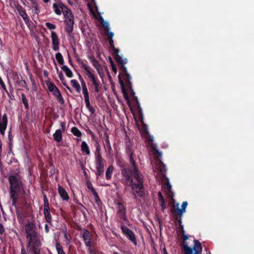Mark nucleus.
Here are the masks:
<instances>
[{
    "mask_svg": "<svg viewBox=\"0 0 254 254\" xmlns=\"http://www.w3.org/2000/svg\"><path fill=\"white\" fill-rule=\"evenodd\" d=\"M187 205H188L187 201H184L182 204L181 208H180V209L181 210H183L184 211L186 212V209Z\"/></svg>",
    "mask_w": 254,
    "mask_h": 254,
    "instance_id": "13d9d810",
    "label": "nucleus"
},
{
    "mask_svg": "<svg viewBox=\"0 0 254 254\" xmlns=\"http://www.w3.org/2000/svg\"><path fill=\"white\" fill-rule=\"evenodd\" d=\"M57 71L58 73V75H59V78L61 80V81H62V83L63 84V83L65 82V78L61 71L59 72V70H58V67H57Z\"/></svg>",
    "mask_w": 254,
    "mask_h": 254,
    "instance_id": "8fccbe9b",
    "label": "nucleus"
},
{
    "mask_svg": "<svg viewBox=\"0 0 254 254\" xmlns=\"http://www.w3.org/2000/svg\"><path fill=\"white\" fill-rule=\"evenodd\" d=\"M171 211L172 213L176 212L177 213V215L175 216V218H182L183 214L185 212L180 208H177L176 209V210L171 209Z\"/></svg>",
    "mask_w": 254,
    "mask_h": 254,
    "instance_id": "f704fd0d",
    "label": "nucleus"
},
{
    "mask_svg": "<svg viewBox=\"0 0 254 254\" xmlns=\"http://www.w3.org/2000/svg\"><path fill=\"white\" fill-rule=\"evenodd\" d=\"M56 98H57V99L58 101V102L61 104H64V98L62 97V94H60V95H59V96L58 97H56Z\"/></svg>",
    "mask_w": 254,
    "mask_h": 254,
    "instance_id": "6e6d98bb",
    "label": "nucleus"
},
{
    "mask_svg": "<svg viewBox=\"0 0 254 254\" xmlns=\"http://www.w3.org/2000/svg\"><path fill=\"white\" fill-rule=\"evenodd\" d=\"M21 98H22V103L24 105L25 109L27 110H28L29 109L28 101L24 93H22Z\"/></svg>",
    "mask_w": 254,
    "mask_h": 254,
    "instance_id": "473e14b6",
    "label": "nucleus"
},
{
    "mask_svg": "<svg viewBox=\"0 0 254 254\" xmlns=\"http://www.w3.org/2000/svg\"><path fill=\"white\" fill-rule=\"evenodd\" d=\"M119 50H118L117 53L115 51L113 52V55L116 61L119 64L121 65L120 66V70L121 77H124L127 75H129L127 72V69L125 65L127 63V59H123L122 57L119 55Z\"/></svg>",
    "mask_w": 254,
    "mask_h": 254,
    "instance_id": "39448f33",
    "label": "nucleus"
},
{
    "mask_svg": "<svg viewBox=\"0 0 254 254\" xmlns=\"http://www.w3.org/2000/svg\"><path fill=\"white\" fill-rule=\"evenodd\" d=\"M58 192L62 200L64 201L68 200V199H69L68 194L67 191L65 190L64 189L63 187L59 186L58 187Z\"/></svg>",
    "mask_w": 254,
    "mask_h": 254,
    "instance_id": "ddd939ff",
    "label": "nucleus"
},
{
    "mask_svg": "<svg viewBox=\"0 0 254 254\" xmlns=\"http://www.w3.org/2000/svg\"><path fill=\"white\" fill-rule=\"evenodd\" d=\"M53 94L56 97H58L59 95L61 94L60 91L58 88H57L55 91H54L53 93Z\"/></svg>",
    "mask_w": 254,
    "mask_h": 254,
    "instance_id": "680f3d73",
    "label": "nucleus"
},
{
    "mask_svg": "<svg viewBox=\"0 0 254 254\" xmlns=\"http://www.w3.org/2000/svg\"><path fill=\"white\" fill-rule=\"evenodd\" d=\"M44 214L45 218L46 220V222L49 223L50 224H52V216L50 213V208L49 209H44Z\"/></svg>",
    "mask_w": 254,
    "mask_h": 254,
    "instance_id": "a211bd4d",
    "label": "nucleus"
},
{
    "mask_svg": "<svg viewBox=\"0 0 254 254\" xmlns=\"http://www.w3.org/2000/svg\"><path fill=\"white\" fill-rule=\"evenodd\" d=\"M51 38L52 44L53 45V50L55 51H59L60 48V40L55 32L53 31L51 32Z\"/></svg>",
    "mask_w": 254,
    "mask_h": 254,
    "instance_id": "1a4fd4ad",
    "label": "nucleus"
},
{
    "mask_svg": "<svg viewBox=\"0 0 254 254\" xmlns=\"http://www.w3.org/2000/svg\"><path fill=\"white\" fill-rule=\"evenodd\" d=\"M121 228L123 233L125 234L126 236L127 235L128 233L129 234V233H131V232L132 231L130 229H129L125 225H122L121 226Z\"/></svg>",
    "mask_w": 254,
    "mask_h": 254,
    "instance_id": "58836bf2",
    "label": "nucleus"
},
{
    "mask_svg": "<svg viewBox=\"0 0 254 254\" xmlns=\"http://www.w3.org/2000/svg\"><path fill=\"white\" fill-rule=\"evenodd\" d=\"M80 64L86 76L90 79V82H88V84L90 86V89H92L95 93H98L102 88L100 80L95 74L92 73L89 66L83 62H81Z\"/></svg>",
    "mask_w": 254,
    "mask_h": 254,
    "instance_id": "20e7f679",
    "label": "nucleus"
},
{
    "mask_svg": "<svg viewBox=\"0 0 254 254\" xmlns=\"http://www.w3.org/2000/svg\"><path fill=\"white\" fill-rule=\"evenodd\" d=\"M53 7L56 14L60 15L62 14V11L60 9L61 8L60 7L59 4L54 3L53 4Z\"/></svg>",
    "mask_w": 254,
    "mask_h": 254,
    "instance_id": "c9c22d12",
    "label": "nucleus"
},
{
    "mask_svg": "<svg viewBox=\"0 0 254 254\" xmlns=\"http://www.w3.org/2000/svg\"><path fill=\"white\" fill-rule=\"evenodd\" d=\"M44 196V209H49L50 208L49 207V201H48V198L47 197V196L46 195L44 194L43 195Z\"/></svg>",
    "mask_w": 254,
    "mask_h": 254,
    "instance_id": "a18cd8bd",
    "label": "nucleus"
},
{
    "mask_svg": "<svg viewBox=\"0 0 254 254\" xmlns=\"http://www.w3.org/2000/svg\"><path fill=\"white\" fill-rule=\"evenodd\" d=\"M82 92H83V94L84 95V99L89 98V93H88L87 88L83 89Z\"/></svg>",
    "mask_w": 254,
    "mask_h": 254,
    "instance_id": "5fc2aeb1",
    "label": "nucleus"
},
{
    "mask_svg": "<svg viewBox=\"0 0 254 254\" xmlns=\"http://www.w3.org/2000/svg\"><path fill=\"white\" fill-rule=\"evenodd\" d=\"M166 190H172V186L170 183L169 182V181H167V182L166 184Z\"/></svg>",
    "mask_w": 254,
    "mask_h": 254,
    "instance_id": "774afa93",
    "label": "nucleus"
},
{
    "mask_svg": "<svg viewBox=\"0 0 254 254\" xmlns=\"http://www.w3.org/2000/svg\"><path fill=\"white\" fill-rule=\"evenodd\" d=\"M158 168L160 172L163 173L166 172V168L165 165L160 161L158 164ZM163 177H165V175L164 174H162Z\"/></svg>",
    "mask_w": 254,
    "mask_h": 254,
    "instance_id": "7c9ffc66",
    "label": "nucleus"
},
{
    "mask_svg": "<svg viewBox=\"0 0 254 254\" xmlns=\"http://www.w3.org/2000/svg\"><path fill=\"white\" fill-rule=\"evenodd\" d=\"M158 199L159 201L165 200L164 197L161 192H159L158 193Z\"/></svg>",
    "mask_w": 254,
    "mask_h": 254,
    "instance_id": "338daca9",
    "label": "nucleus"
},
{
    "mask_svg": "<svg viewBox=\"0 0 254 254\" xmlns=\"http://www.w3.org/2000/svg\"><path fill=\"white\" fill-rule=\"evenodd\" d=\"M118 213L121 219L125 220L126 219V209L122 202H118Z\"/></svg>",
    "mask_w": 254,
    "mask_h": 254,
    "instance_id": "4468645a",
    "label": "nucleus"
},
{
    "mask_svg": "<svg viewBox=\"0 0 254 254\" xmlns=\"http://www.w3.org/2000/svg\"><path fill=\"white\" fill-rule=\"evenodd\" d=\"M118 79H119V81L120 86L122 88L124 97L126 99L127 102V103H129L130 102V99H129L128 93H127L126 88V85H125V82L123 81V80L122 79V77H121L120 74H119L118 75Z\"/></svg>",
    "mask_w": 254,
    "mask_h": 254,
    "instance_id": "0eeeda50",
    "label": "nucleus"
},
{
    "mask_svg": "<svg viewBox=\"0 0 254 254\" xmlns=\"http://www.w3.org/2000/svg\"><path fill=\"white\" fill-rule=\"evenodd\" d=\"M133 100L135 102V106L136 107V110L138 112V114L142 117V110H141V108L140 106L139 103L138 102L137 97L135 96H133Z\"/></svg>",
    "mask_w": 254,
    "mask_h": 254,
    "instance_id": "5701e85b",
    "label": "nucleus"
},
{
    "mask_svg": "<svg viewBox=\"0 0 254 254\" xmlns=\"http://www.w3.org/2000/svg\"><path fill=\"white\" fill-rule=\"evenodd\" d=\"M8 180L9 184V194L12 200V205L16 208V203L19 197L21 194L25 193L22 179L19 173H16L14 175H9Z\"/></svg>",
    "mask_w": 254,
    "mask_h": 254,
    "instance_id": "7ed1b4c3",
    "label": "nucleus"
},
{
    "mask_svg": "<svg viewBox=\"0 0 254 254\" xmlns=\"http://www.w3.org/2000/svg\"><path fill=\"white\" fill-rule=\"evenodd\" d=\"M82 237L85 243V245L88 247L92 246L91 235L90 232L87 229L83 230Z\"/></svg>",
    "mask_w": 254,
    "mask_h": 254,
    "instance_id": "6e6552de",
    "label": "nucleus"
},
{
    "mask_svg": "<svg viewBox=\"0 0 254 254\" xmlns=\"http://www.w3.org/2000/svg\"><path fill=\"white\" fill-rule=\"evenodd\" d=\"M15 85L16 86H19L20 87L23 88L26 85V83L24 80H23L22 78H20L18 75H16V77L14 78Z\"/></svg>",
    "mask_w": 254,
    "mask_h": 254,
    "instance_id": "f3484780",
    "label": "nucleus"
},
{
    "mask_svg": "<svg viewBox=\"0 0 254 254\" xmlns=\"http://www.w3.org/2000/svg\"><path fill=\"white\" fill-rule=\"evenodd\" d=\"M104 159L102 157L98 155L95 157V165L96 169H104Z\"/></svg>",
    "mask_w": 254,
    "mask_h": 254,
    "instance_id": "2eb2a0df",
    "label": "nucleus"
},
{
    "mask_svg": "<svg viewBox=\"0 0 254 254\" xmlns=\"http://www.w3.org/2000/svg\"><path fill=\"white\" fill-rule=\"evenodd\" d=\"M60 125L61 127L62 132H64L66 130V123L65 122H61Z\"/></svg>",
    "mask_w": 254,
    "mask_h": 254,
    "instance_id": "864d4df0",
    "label": "nucleus"
},
{
    "mask_svg": "<svg viewBox=\"0 0 254 254\" xmlns=\"http://www.w3.org/2000/svg\"><path fill=\"white\" fill-rule=\"evenodd\" d=\"M194 245L192 248V252L194 251L193 254H200L202 253V248L201 243L197 240H194L193 241Z\"/></svg>",
    "mask_w": 254,
    "mask_h": 254,
    "instance_id": "9b49d317",
    "label": "nucleus"
},
{
    "mask_svg": "<svg viewBox=\"0 0 254 254\" xmlns=\"http://www.w3.org/2000/svg\"><path fill=\"white\" fill-rule=\"evenodd\" d=\"M89 59L90 60V61L92 63L93 65L97 69L99 74H100V72L99 70L100 64L98 63V61L93 56H89Z\"/></svg>",
    "mask_w": 254,
    "mask_h": 254,
    "instance_id": "412c9836",
    "label": "nucleus"
},
{
    "mask_svg": "<svg viewBox=\"0 0 254 254\" xmlns=\"http://www.w3.org/2000/svg\"><path fill=\"white\" fill-rule=\"evenodd\" d=\"M81 150L82 153H85L86 155H89L90 154L89 148L85 141H82L81 143Z\"/></svg>",
    "mask_w": 254,
    "mask_h": 254,
    "instance_id": "6ab92c4d",
    "label": "nucleus"
},
{
    "mask_svg": "<svg viewBox=\"0 0 254 254\" xmlns=\"http://www.w3.org/2000/svg\"><path fill=\"white\" fill-rule=\"evenodd\" d=\"M174 201H175V200L173 199ZM170 205H171L172 207H174V208H176V209L177 208H179V203H175V202L172 203V202H170Z\"/></svg>",
    "mask_w": 254,
    "mask_h": 254,
    "instance_id": "0e129e2a",
    "label": "nucleus"
},
{
    "mask_svg": "<svg viewBox=\"0 0 254 254\" xmlns=\"http://www.w3.org/2000/svg\"><path fill=\"white\" fill-rule=\"evenodd\" d=\"M64 22L65 23H74V16H72V17H70V18L65 19L64 21Z\"/></svg>",
    "mask_w": 254,
    "mask_h": 254,
    "instance_id": "bf43d9fd",
    "label": "nucleus"
},
{
    "mask_svg": "<svg viewBox=\"0 0 254 254\" xmlns=\"http://www.w3.org/2000/svg\"><path fill=\"white\" fill-rule=\"evenodd\" d=\"M97 171L95 173L97 177H98L99 176H103L104 172V169H96Z\"/></svg>",
    "mask_w": 254,
    "mask_h": 254,
    "instance_id": "603ef678",
    "label": "nucleus"
},
{
    "mask_svg": "<svg viewBox=\"0 0 254 254\" xmlns=\"http://www.w3.org/2000/svg\"><path fill=\"white\" fill-rule=\"evenodd\" d=\"M56 247L58 254H65V253L63 250V247L59 243H56Z\"/></svg>",
    "mask_w": 254,
    "mask_h": 254,
    "instance_id": "e433bc0d",
    "label": "nucleus"
},
{
    "mask_svg": "<svg viewBox=\"0 0 254 254\" xmlns=\"http://www.w3.org/2000/svg\"><path fill=\"white\" fill-rule=\"evenodd\" d=\"M183 248L185 254H192V249L189 247L187 243H183Z\"/></svg>",
    "mask_w": 254,
    "mask_h": 254,
    "instance_id": "c756f323",
    "label": "nucleus"
},
{
    "mask_svg": "<svg viewBox=\"0 0 254 254\" xmlns=\"http://www.w3.org/2000/svg\"><path fill=\"white\" fill-rule=\"evenodd\" d=\"M109 60H110V64H111V66H112V71L115 73L116 74L117 72V68L116 67V65L115 64L113 61L112 60V58H109Z\"/></svg>",
    "mask_w": 254,
    "mask_h": 254,
    "instance_id": "49530a36",
    "label": "nucleus"
},
{
    "mask_svg": "<svg viewBox=\"0 0 254 254\" xmlns=\"http://www.w3.org/2000/svg\"><path fill=\"white\" fill-rule=\"evenodd\" d=\"M86 185L87 188L91 191L93 194L97 192L95 189L93 188L92 184L89 181L87 182Z\"/></svg>",
    "mask_w": 254,
    "mask_h": 254,
    "instance_id": "a19ab883",
    "label": "nucleus"
},
{
    "mask_svg": "<svg viewBox=\"0 0 254 254\" xmlns=\"http://www.w3.org/2000/svg\"><path fill=\"white\" fill-rule=\"evenodd\" d=\"M84 100L86 108L88 109L91 115H94L95 112V110L91 106L89 98L85 99Z\"/></svg>",
    "mask_w": 254,
    "mask_h": 254,
    "instance_id": "b1692460",
    "label": "nucleus"
},
{
    "mask_svg": "<svg viewBox=\"0 0 254 254\" xmlns=\"http://www.w3.org/2000/svg\"><path fill=\"white\" fill-rule=\"evenodd\" d=\"M113 166H110L107 169L106 172V178L107 180H109L111 179L112 173L113 172Z\"/></svg>",
    "mask_w": 254,
    "mask_h": 254,
    "instance_id": "bb28decb",
    "label": "nucleus"
},
{
    "mask_svg": "<svg viewBox=\"0 0 254 254\" xmlns=\"http://www.w3.org/2000/svg\"><path fill=\"white\" fill-rule=\"evenodd\" d=\"M61 68L65 72L66 75L68 77L71 78L73 77V73L67 66L65 65H63Z\"/></svg>",
    "mask_w": 254,
    "mask_h": 254,
    "instance_id": "4be33fe9",
    "label": "nucleus"
},
{
    "mask_svg": "<svg viewBox=\"0 0 254 254\" xmlns=\"http://www.w3.org/2000/svg\"><path fill=\"white\" fill-rule=\"evenodd\" d=\"M109 44L110 45V48L112 49L113 52H116L117 53L118 52V49L115 48L114 46V42L113 39H109Z\"/></svg>",
    "mask_w": 254,
    "mask_h": 254,
    "instance_id": "c03bdc74",
    "label": "nucleus"
},
{
    "mask_svg": "<svg viewBox=\"0 0 254 254\" xmlns=\"http://www.w3.org/2000/svg\"><path fill=\"white\" fill-rule=\"evenodd\" d=\"M57 88L58 87L53 82H50V84L48 85L49 90L52 93L54 91H55Z\"/></svg>",
    "mask_w": 254,
    "mask_h": 254,
    "instance_id": "37998d69",
    "label": "nucleus"
},
{
    "mask_svg": "<svg viewBox=\"0 0 254 254\" xmlns=\"http://www.w3.org/2000/svg\"><path fill=\"white\" fill-rule=\"evenodd\" d=\"M60 7L61 8L65 18V19L72 17L73 15L71 13V10L65 6L63 3H59Z\"/></svg>",
    "mask_w": 254,
    "mask_h": 254,
    "instance_id": "9d476101",
    "label": "nucleus"
},
{
    "mask_svg": "<svg viewBox=\"0 0 254 254\" xmlns=\"http://www.w3.org/2000/svg\"><path fill=\"white\" fill-rule=\"evenodd\" d=\"M56 58L60 64L63 65L64 64V58L61 53H57L56 54Z\"/></svg>",
    "mask_w": 254,
    "mask_h": 254,
    "instance_id": "72a5a7b5",
    "label": "nucleus"
},
{
    "mask_svg": "<svg viewBox=\"0 0 254 254\" xmlns=\"http://www.w3.org/2000/svg\"><path fill=\"white\" fill-rule=\"evenodd\" d=\"M127 153L129 155V160L132 166V168L123 161H119L117 164L124 178L123 181L125 184L131 187V193L134 198H136L137 196L142 197L144 195L143 176L139 172L134 159L133 152L129 147H127Z\"/></svg>",
    "mask_w": 254,
    "mask_h": 254,
    "instance_id": "f257e3e1",
    "label": "nucleus"
},
{
    "mask_svg": "<svg viewBox=\"0 0 254 254\" xmlns=\"http://www.w3.org/2000/svg\"><path fill=\"white\" fill-rule=\"evenodd\" d=\"M32 4V7L33 8L34 13L38 15L40 11V7L39 6L38 3L36 0H32L30 1Z\"/></svg>",
    "mask_w": 254,
    "mask_h": 254,
    "instance_id": "aec40b11",
    "label": "nucleus"
},
{
    "mask_svg": "<svg viewBox=\"0 0 254 254\" xmlns=\"http://www.w3.org/2000/svg\"><path fill=\"white\" fill-rule=\"evenodd\" d=\"M93 195L94 196L95 202L99 206H100L102 204V201L101 200L97 192H96V193H95Z\"/></svg>",
    "mask_w": 254,
    "mask_h": 254,
    "instance_id": "79ce46f5",
    "label": "nucleus"
},
{
    "mask_svg": "<svg viewBox=\"0 0 254 254\" xmlns=\"http://www.w3.org/2000/svg\"><path fill=\"white\" fill-rule=\"evenodd\" d=\"M26 250L22 245L21 254H41L43 238L38 231L35 223L28 222L25 225Z\"/></svg>",
    "mask_w": 254,
    "mask_h": 254,
    "instance_id": "f03ea898",
    "label": "nucleus"
},
{
    "mask_svg": "<svg viewBox=\"0 0 254 254\" xmlns=\"http://www.w3.org/2000/svg\"><path fill=\"white\" fill-rule=\"evenodd\" d=\"M128 239L131 241L135 245H137V241L136 239L135 236L133 232V231L131 232V233H129L126 236Z\"/></svg>",
    "mask_w": 254,
    "mask_h": 254,
    "instance_id": "c85d7f7f",
    "label": "nucleus"
},
{
    "mask_svg": "<svg viewBox=\"0 0 254 254\" xmlns=\"http://www.w3.org/2000/svg\"><path fill=\"white\" fill-rule=\"evenodd\" d=\"M96 152L95 153V157H97V156H98V155L100 156V157H102L101 153L100 152V151H101L100 147L98 143L97 144V145L96 146Z\"/></svg>",
    "mask_w": 254,
    "mask_h": 254,
    "instance_id": "de8ad7c7",
    "label": "nucleus"
},
{
    "mask_svg": "<svg viewBox=\"0 0 254 254\" xmlns=\"http://www.w3.org/2000/svg\"><path fill=\"white\" fill-rule=\"evenodd\" d=\"M70 83L73 88H74L77 92H80L81 87L77 81L75 79H72L70 81Z\"/></svg>",
    "mask_w": 254,
    "mask_h": 254,
    "instance_id": "a878e982",
    "label": "nucleus"
},
{
    "mask_svg": "<svg viewBox=\"0 0 254 254\" xmlns=\"http://www.w3.org/2000/svg\"><path fill=\"white\" fill-rule=\"evenodd\" d=\"M151 148L152 150L154 151V153L156 155H158L159 157L162 156V153L159 151V150L157 149V145L153 143H151L150 144Z\"/></svg>",
    "mask_w": 254,
    "mask_h": 254,
    "instance_id": "4c0bfd02",
    "label": "nucleus"
},
{
    "mask_svg": "<svg viewBox=\"0 0 254 254\" xmlns=\"http://www.w3.org/2000/svg\"><path fill=\"white\" fill-rule=\"evenodd\" d=\"M80 205L81 207L78 208V209L81 211L84 216V218L86 219L87 218V215L84 210V209H85V207L81 203H80Z\"/></svg>",
    "mask_w": 254,
    "mask_h": 254,
    "instance_id": "3c124183",
    "label": "nucleus"
},
{
    "mask_svg": "<svg viewBox=\"0 0 254 254\" xmlns=\"http://www.w3.org/2000/svg\"><path fill=\"white\" fill-rule=\"evenodd\" d=\"M159 202H160V205L161 207V209H162V211H164L165 210V209L166 208L165 200L159 201Z\"/></svg>",
    "mask_w": 254,
    "mask_h": 254,
    "instance_id": "4d7b16f0",
    "label": "nucleus"
},
{
    "mask_svg": "<svg viewBox=\"0 0 254 254\" xmlns=\"http://www.w3.org/2000/svg\"><path fill=\"white\" fill-rule=\"evenodd\" d=\"M123 78L125 80L126 86L127 87V89L130 91V94L132 95V96L133 97V96H135V92H134L132 89V84L130 81L131 79V76L129 74L127 75V76L123 77Z\"/></svg>",
    "mask_w": 254,
    "mask_h": 254,
    "instance_id": "f8f14e48",
    "label": "nucleus"
},
{
    "mask_svg": "<svg viewBox=\"0 0 254 254\" xmlns=\"http://www.w3.org/2000/svg\"><path fill=\"white\" fill-rule=\"evenodd\" d=\"M103 27H104L105 29L106 30V31H108L110 29V28H109V24L106 22H105L103 24Z\"/></svg>",
    "mask_w": 254,
    "mask_h": 254,
    "instance_id": "69168bd1",
    "label": "nucleus"
},
{
    "mask_svg": "<svg viewBox=\"0 0 254 254\" xmlns=\"http://www.w3.org/2000/svg\"><path fill=\"white\" fill-rule=\"evenodd\" d=\"M74 23H65V31L68 36H70L71 33L73 31Z\"/></svg>",
    "mask_w": 254,
    "mask_h": 254,
    "instance_id": "cd10ccee",
    "label": "nucleus"
},
{
    "mask_svg": "<svg viewBox=\"0 0 254 254\" xmlns=\"http://www.w3.org/2000/svg\"><path fill=\"white\" fill-rule=\"evenodd\" d=\"M16 8L18 11L20 16L22 17L25 23L28 25L30 22V19H29L28 16L26 12L25 9L20 4H18L16 6Z\"/></svg>",
    "mask_w": 254,
    "mask_h": 254,
    "instance_id": "423d86ee",
    "label": "nucleus"
},
{
    "mask_svg": "<svg viewBox=\"0 0 254 254\" xmlns=\"http://www.w3.org/2000/svg\"><path fill=\"white\" fill-rule=\"evenodd\" d=\"M45 25L50 30H54L56 28V26L55 24L50 22H46L45 23Z\"/></svg>",
    "mask_w": 254,
    "mask_h": 254,
    "instance_id": "09e8293b",
    "label": "nucleus"
},
{
    "mask_svg": "<svg viewBox=\"0 0 254 254\" xmlns=\"http://www.w3.org/2000/svg\"><path fill=\"white\" fill-rule=\"evenodd\" d=\"M107 37L109 39H113L114 34L112 32L107 31Z\"/></svg>",
    "mask_w": 254,
    "mask_h": 254,
    "instance_id": "e2e57ef3",
    "label": "nucleus"
},
{
    "mask_svg": "<svg viewBox=\"0 0 254 254\" xmlns=\"http://www.w3.org/2000/svg\"><path fill=\"white\" fill-rule=\"evenodd\" d=\"M54 139L57 142H60L63 139L62 130L60 129H57L53 135Z\"/></svg>",
    "mask_w": 254,
    "mask_h": 254,
    "instance_id": "dca6fc26",
    "label": "nucleus"
},
{
    "mask_svg": "<svg viewBox=\"0 0 254 254\" xmlns=\"http://www.w3.org/2000/svg\"><path fill=\"white\" fill-rule=\"evenodd\" d=\"M167 194L169 197L171 198H173L174 196V192L172 191V190H167Z\"/></svg>",
    "mask_w": 254,
    "mask_h": 254,
    "instance_id": "052dcab7",
    "label": "nucleus"
},
{
    "mask_svg": "<svg viewBox=\"0 0 254 254\" xmlns=\"http://www.w3.org/2000/svg\"><path fill=\"white\" fill-rule=\"evenodd\" d=\"M105 135L106 136V139L105 140V145H105V146H106L108 151L110 153L111 152L112 149L110 142L109 140V136L106 133H105Z\"/></svg>",
    "mask_w": 254,
    "mask_h": 254,
    "instance_id": "393cba45",
    "label": "nucleus"
},
{
    "mask_svg": "<svg viewBox=\"0 0 254 254\" xmlns=\"http://www.w3.org/2000/svg\"><path fill=\"white\" fill-rule=\"evenodd\" d=\"M71 131L74 136H76L77 137H80L82 135L81 131L78 129V128L77 127H72L71 129Z\"/></svg>",
    "mask_w": 254,
    "mask_h": 254,
    "instance_id": "2f4dec72",
    "label": "nucleus"
},
{
    "mask_svg": "<svg viewBox=\"0 0 254 254\" xmlns=\"http://www.w3.org/2000/svg\"><path fill=\"white\" fill-rule=\"evenodd\" d=\"M12 138H13V137L12 136L11 131H9L8 133V146H9V152H11V150H12Z\"/></svg>",
    "mask_w": 254,
    "mask_h": 254,
    "instance_id": "ea45409f",
    "label": "nucleus"
}]
</instances>
